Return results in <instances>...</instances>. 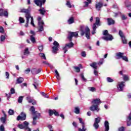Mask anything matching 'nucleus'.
I'll list each match as a JSON object with an SVG mask.
<instances>
[{
	"mask_svg": "<svg viewBox=\"0 0 131 131\" xmlns=\"http://www.w3.org/2000/svg\"><path fill=\"white\" fill-rule=\"evenodd\" d=\"M80 31L81 36H83L85 34V37L88 39H90V35L91 34V31L90 28L88 27H85L83 25L80 26Z\"/></svg>",
	"mask_w": 131,
	"mask_h": 131,
	"instance_id": "1",
	"label": "nucleus"
},
{
	"mask_svg": "<svg viewBox=\"0 0 131 131\" xmlns=\"http://www.w3.org/2000/svg\"><path fill=\"white\" fill-rule=\"evenodd\" d=\"M21 13H25L26 14V24L25 25V27H28V20L31 19L32 20L31 24H32L33 22V17L30 15V8H29L27 9H22L21 10Z\"/></svg>",
	"mask_w": 131,
	"mask_h": 131,
	"instance_id": "2",
	"label": "nucleus"
},
{
	"mask_svg": "<svg viewBox=\"0 0 131 131\" xmlns=\"http://www.w3.org/2000/svg\"><path fill=\"white\" fill-rule=\"evenodd\" d=\"M97 26H101V23L100 21V18L96 17V20L95 21V23L93 24V31H92V34H95L96 33V29L98 28Z\"/></svg>",
	"mask_w": 131,
	"mask_h": 131,
	"instance_id": "3",
	"label": "nucleus"
},
{
	"mask_svg": "<svg viewBox=\"0 0 131 131\" xmlns=\"http://www.w3.org/2000/svg\"><path fill=\"white\" fill-rule=\"evenodd\" d=\"M29 123L27 121L24 122V125L23 124H18V127L19 128H20V129H23L24 128L25 130L27 131H31V129L29 127H28V125Z\"/></svg>",
	"mask_w": 131,
	"mask_h": 131,
	"instance_id": "4",
	"label": "nucleus"
},
{
	"mask_svg": "<svg viewBox=\"0 0 131 131\" xmlns=\"http://www.w3.org/2000/svg\"><path fill=\"white\" fill-rule=\"evenodd\" d=\"M37 20L38 25L39 26L38 31H43L45 23H43V21L41 20V17L40 16L38 17Z\"/></svg>",
	"mask_w": 131,
	"mask_h": 131,
	"instance_id": "5",
	"label": "nucleus"
},
{
	"mask_svg": "<svg viewBox=\"0 0 131 131\" xmlns=\"http://www.w3.org/2000/svg\"><path fill=\"white\" fill-rule=\"evenodd\" d=\"M78 120L79 122L81 123L82 125V128H79L78 130L79 131H85L86 130V128H85V123H84V121H83V119L81 118H78Z\"/></svg>",
	"mask_w": 131,
	"mask_h": 131,
	"instance_id": "6",
	"label": "nucleus"
},
{
	"mask_svg": "<svg viewBox=\"0 0 131 131\" xmlns=\"http://www.w3.org/2000/svg\"><path fill=\"white\" fill-rule=\"evenodd\" d=\"M74 36L75 37H77L78 36V32H71L69 33V36H68V39L70 41H72V37Z\"/></svg>",
	"mask_w": 131,
	"mask_h": 131,
	"instance_id": "7",
	"label": "nucleus"
},
{
	"mask_svg": "<svg viewBox=\"0 0 131 131\" xmlns=\"http://www.w3.org/2000/svg\"><path fill=\"white\" fill-rule=\"evenodd\" d=\"M101 121V118L100 117H97L95 119V122L93 124V126L95 129H98L99 128V123Z\"/></svg>",
	"mask_w": 131,
	"mask_h": 131,
	"instance_id": "8",
	"label": "nucleus"
},
{
	"mask_svg": "<svg viewBox=\"0 0 131 131\" xmlns=\"http://www.w3.org/2000/svg\"><path fill=\"white\" fill-rule=\"evenodd\" d=\"M8 15H9V13H8V10H4L3 9H0V16L1 17H3V16H4V17L8 18Z\"/></svg>",
	"mask_w": 131,
	"mask_h": 131,
	"instance_id": "9",
	"label": "nucleus"
},
{
	"mask_svg": "<svg viewBox=\"0 0 131 131\" xmlns=\"http://www.w3.org/2000/svg\"><path fill=\"white\" fill-rule=\"evenodd\" d=\"M34 2L36 5H37V6L41 8L42 4H45L46 3V0H35Z\"/></svg>",
	"mask_w": 131,
	"mask_h": 131,
	"instance_id": "10",
	"label": "nucleus"
},
{
	"mask_svg": "<svg viewBox=\"0 0 131 131\" xmlns=\"http://www.w3.org/2000/svg\"><path fill=\"white\" fill-rule=\"evenodd\" d=\"M124 86V82H119L118 83V90L120 92H122L123 91V88Z\"/></svg>",
	"mask_w": 131,
	"mask_h": 131,
	"instance_id": "11",
	"label": "nucleus"
},
{
	"mask_svg": "<svg viewBox=\"0 0 131 131\" xmlns=\"http://www.w3.org/2000/svg\"><path fill=\"white\" fill-rule=\"evenodd\" d=\"M20 115L21 116H18L17 120H25V119H26V114H25V113L21 112Z\"/></svg>",
	"mask_w": 131,
	"mask_h": 131,
	"instance_id": "12",
	"label": "nucleus"
},
{
	"mask_svg": "<svg viewBox=\"0 0 131 131\" xmlns=\"http://www.w3.org/2000/svg\"><path fill=\"white\" fill-rule=\"evenodd\" d=\"M40 71H41V69H36V68H33L32 69L31 72L32 74L35 75V74H38V73H40Z\"/></svg>",
	"mask_w": 131,
	"mask_h": 131,
	"instance_id": "13",
	"label": "nucleus"
},
{
	"mask_svg": "<svg viewBox=\"0 0 131 131\" xmlns=\"http://www.w3.org/2000/svg\"><path fill=\"white\" fill-rule=\"evenodd\" d=\"M91 111H97L99 112L100 108H99V106L96 105H93L90 108Z\"/></svg>",
	"mask_w": 131,
	"mask_h": 131,
	"instance_id": "14",
	"label": "nucleus"
},
{
	"mask_svg": "<svg viewBox=\"0 0 131 131\" xmlns=\"http://www.w3.org/2000/svg\"><path fill=\"white\" fill-rule=\"evenodd\" d=\"M101 103H102V102H101V100L99 98L93 99V101H92V103L94 104L96 106H99V105H100Z\"/></svg>",
	"mask_w": 131,
	"mask_h": 131,
	"instance_id": "15",
	"label": "nucleus"
},
{
	"mask_svg": "<svg viewBox=\"0 0 131 131\" xmlns=\"http://www.w3.org/2000/svg\"><path fill=\"white\" fill-rule=\"evenodd\" d=\"M102 39H104V40L106 41L112 40V39H113V37L112 36V35L110 34H107L106 35V36L102 37Z\"/></svg>",
	"mask_w": 131,
	"mask_h": 131,
	"instance_id": "16",
	"label": "nucleus"
},
{
	"mask_svg": "<svg viewBox=\"0 0 131 131\" xmlns=\"http://www.w3.org/2000/svg\"><path fill=\"white\" fill-rule=\"evenodd\" d=\"M30 111L31 112L32 115H33V116H36L37 114H39V113H37V112L35 111V108H34V106H32L30 109Z\"/></svg>",
	"mask_w": 131,
	"mask_h": 131,
	"instance_id": "17",
	"label": "nucleus"
},
{
	"mask_svg": "<svg viewBox=\"0 0 131 131\" xmlns=\"http://www.w3.org/2000/svg\"><path fill=\"white\" fill-rule=\"evenodd\" d=\"M39 116H40V114H37L36 116H34L32 122V124L33 125H35L36 124V119L39 118Z\"/></svg>",
	"mask_w": 131,
	"mask_h": 131,
	"instance_id": "18",
	"label": "nucleus"
},
{
	"mask_svg": "<svg viewBox=\"0 0 131 131\" xmlns=\"http://www.w3.org/2000/svg\"><path fill=\"white\" fill-rule=\"evenodd\" d=\"M123 55H124V53H121V52L117 53L116 54L115 58L117 60L121 59V58H122V57H123Z\"/></svg>",
	"mask_w": 131,
	"mask_h": 131,
	"instance_id": "19",
	"label": "nucleus"
},
{
	"mask_svg": "<svg viewBox=\"0 0 131 131\" xmlns=\"http://www.w3.org/2000/svg\"><path fill=\"white\" fill-rule=\"evenodd\" d=\"M95 7L96 9H97L98 11H100V10H101V8L103 7V3L98 2L96 3Z\"/></svg>",
	"mask_w": 131,
	"mask_h": 131,
	"instance_id": "20",
	"label": "nucleus"
},
{
	"mask_svg": "<svg viewBox=\"0 0 131 131\" xmlns=\"http://www.w3.org/2000/svg\"><path fill=\"white\" fill-rule=\"evenodd\" d=\"M40 14L41 15H42V16H43V15H45V14H46V12H47V10H46V9H45V8H41L40 9H39L38 10Z\"/></svg>",
	"mask_w": 131,
	"mask_h": 131,
	"instance_id": "21",
	"label": "nucleus"
},
{
	"mask_svg": "<svg viewBox=\"0 0 131 131\" xmlns=\"http://www.w3.org/2000/svg\"><path fill=\"white\" fill-rule=\"evenodd\" d=\"M3 113L4 115V117H1V121L2 122H3V123H5V122H6V118L7 117V115H6L5 112L3 111Z\"/></svg>",
	"mask_w": 131,
	"mask_h": 131,
	"instance_id": "22",
	"label": "nucleus"
},
{
	"mask_svg": "<svg viewBox=\"0 0 131 131\" xmlns=\"http://www.w3.org/2000/svg\"><path fill=\"white\" fill-rule=\"evenodd\" d=\"M58 51H59V47L54 46L52 47V53L54 54H57Z\"/></svg>",
	"mask_w": 131,
	"mask_h": 131,
	"instance_id": "23",
	"label": "nucleus"
},
{
	"mask_svg": "<svg viewBox=\"0 0 131 131\" xmlns=\"http://www.w3.org/2000/svg\"><path fill=\"white\" fill-rule=\"evenodd\" d=\"M104 126L105 127V131H108L109 130V122H108V121H105Z\"/></svg>",
	"mask_w": 131,
	"mask_h": 131,
	"instance_id": "24",
	"label": "nucleus"
},
{
	"mask_svg": "<svg viewBox=\"0 0 131 131\" xmlns=\"http://www.w3.org/2000/svg\"><path fill=\"white\" fill-rule=\"evenodd\" d=\"M107 20L108 25H112L115 23L114 20L112 19V18H107Z\"/></svg>",
	"mask_w": 131,
	"mask_h": 131,
	"instance_id": "25",
	"label": "nucleus"
},
{
	"mask_svg": "<svg viewBox=\"0 0 131 131\" xmlns=\"http://www.w3.org/2000/svg\"><path fill=\"white\" fill-rule=\"evenodd\" d=\"M68 23L69 25L74 23V18H73V17H70L68 20Z\"/></svg>",
	"mask_w": 131,
	"mask_h": 131,
	"instance_id": "26",
	"label": "nucleus"
},
{
	"mask_svg": "<svg viewBox=\"0 0 131 131\" xmlns=\"http://www.w3.org/2000/svg\"><path fill=\"white\" fill-rule=\"evenodd\" d=\"M24 81V79L23 77H19L16 80V83H22Z\"/></svg>",
	"mask_w": 131,
	"mask_h": 131,
	"instance_id": "27",
	"label": "nucleus"
},
{
	"mask_svg": "<svg viewBox=\"0 0 131 131\" xmlns=\"http://www.w3.org/2000/svg\"><path fill=\"white\" fill-rule=\"evenodd\" d=\"M90 66L94 68V69H98V66H97V62H94L90 64Z\"/></svg>",
	"mask_w": 131,
	"mask_h": 131,
	"instance_id": "28",
	"label": "nucleus"
},
{
	"mask_svg": "<svg viewBox=\"0 0 131 131\" xmlns=\"http://www.w3.org/2000/svg\"><path fill=\"white\" fill-rule=\"evenodd\" d=\"M29 54H30V52H29V49L28 48H26L24 50V54L26 56L29 55Z\"/></svg>",
	"mask_w": 131,
	"mask_h": 131,
	"instance_id": "29",
	"label": "nucleus"
},
{
	"mask_svg": "<svg viewBox=\"0 0 131 131\" xmlns=\"http://www.w3.org/2000/svg\"><path fill=\"white\" fill-rule=\"evenodd\" d=\"M74 113L76 114H79V113H80V108H79L78 106L75 107Z\"/></svg>",
	"mask_w": 131,
	"mask_h": 131,
	"instance_id": "30",
	"label": "nucleus"
},
{
	"mask_svg": "<svg viewBox=\"0 0 131 131\" xmlns=\"http://www.w3.org/2000/svg\"><path fill=\"white\" fill-rule=\"evenodd\" d=\"M66 45L68 48V49H70L71 48L73 47V46H74V44L73 43V42H71L70 43H67Z\"/></svg>",
	"mask_w": 131,
	"mask_h": 131,
	"instance_id": "31",
	"label": "nucleus"
},
{
	"mask_svg": "<svg viewBox=\"0 0 131 131\" xmlns=\"http://www.w3.org/2000/svg\"><path fill=\"white\" fill-rule=\"evenodd\" d=\"M39 56H40L42 59H43L44 60H47V57H46V55H45V53H40L39 54Z\"/></svg>",
	"mask_w": 131,
	"mask_h": 131,
	"instance_id": "32",
	"label": "nucleus"
},
{
	"mask_svg": "<svg viewBox=\"0 0 131 131\" xmlns=\"http://www.w3.org/2000/svg\"><path fill=\"white\" fill-rule=\"evenodd\" d=\"M27 100L28 101L29 103H32V102H33V98L30 96H28L27 97Z\"/></svg>",
	"mask_w": 131,
	"mask_h": 131,
	"instance_id": "33",
	"label": "nucleus"
},
{
	"mask_svg": "<svg viewBox=\"0 0 131 131\" xmlns=\"http://www.w3.org/2000/svg\"><path fill=\"white\" fill-rule=\"evenodd\" d=\"M55 73H56V77L58 80H60V75L59 74V72H58V71L57 70H55Z\"/></svg>",
	"mask_w": 131,
	"mask_h": 131,
	"instance_id": "34",
	"label": "nucleus"
},
{
	"mask_svg": "<svg viewBox=\"0 0 131 131\" xmlns=\"http://www.w3.org/2000/svg\"><path fill=\"white\" fill-rule=\"evenodd\" d=\"M18 21H19V23L22 24L25 22V20L22 17H19L18 19Z\"/></svg>",
	"mask_w": 131,
	"mask_h": 131,
	"instance_id": "35",
	"label": "nucleus"
},
{
	"mask_svg": "<svg viewBox=\"0 0 131 131\" xmlns=\"http://www.w3.org/2000/svg\"><path fill=\"white\" fill-rule=\"evenodd\" d=\"M80 76L83 81H86V79L84 77V75L82 73L80 75Z\"/></svg>",
	"mask_w": 131,
	"mask_h": 131,
	"instance_id": "36",
	"label": "nucleus"
},
{
	"mask_svg": "<svg viewBox=\"0 0 131 131\" xmlns=\"http://www.w3.org/2000/svg\"><path fill=\"white\" fill-rule=\"evenodd\" d=\"M80 76L83 81H86V79L84 77V75L82 73L80 75Z\"/></svg>",
	"mask_w": 131,
	"mask_h": 131,
	"instance_id": "37",
	"label": "nucleus"
},
{
	"mask_svg": "<svg viewBox=\"0 0 131 131\" xmlns=\"http://www.w3.org/2000/svg\"><path fill=\"white\" fill-rule=\"evenodd\" d=\"M54 47H56L57 48H59L60 47V45L59 44V43L58 42H57V41H55L53 43Z\"/></svg>",
	"mask_w": 131,
	"mask_h": 131,
	"instance_id": "38",
	"label": "nucleus"
},
{
	"mask_svg": "<svg viewBox=\"0 0 131 131\" xmlns=\"http://www.w3.org/2000/svg\"><path fill=\"white\" fill-rule=\"evenodd\" d=\"M89 91H90V92H96V88H94V87H89L88 88Z\"/></svg>",
	"mask_w": 131,
	"mask_h": 131,
	"instance_id": "39",
	"label": "nucleus"
},
{
	"mask_svg": "<svg viewBox=\"0 0 131 131\" xmlns=\"http://www.w3.org/2000/svg\"><path fill=\"white\" fill-rule=\"evenodd\" d=\"M30 39L32 42H33V43H34V42H35V38H34V36L31 35Z\"/></svg>",
	"mask_w": 131,
	"mask_h": 131,
	"instance_id": "40",
	"label": "nucleus"
},
{
	"mask_svg": "<svg viewBox=\"0 0 131 131\" xmlns=\"http://www.w3.org/2000/svg\"><path fill=\"white\" fill-rule=\"evenodd\" d=\"M121 39H122V41L123 43H127V41L126 39L125 38V37L124 36V37H122Z\"/></svg>",
	"mask_w": 131,
	"mask_h": 131,
	"instance_id": "41",
	"label": "nucleus"
},
{
	"mask_svg": "<svg viewBox=\"0 0 131 131\" xmlns=\"http://www.w3.org/2000/svg\"><path fill=\"white\" fill-rule=\"evenodd\" d=\"M1 41H5V39H6V36H5V35H2L1 36Z\"/></svg>",
	"mask_w": 131,
	"mask_h": 131,
	"instance_id": "42",
	"label": "nucleus"
},
{
	"mask_svg": "<svg viewBox=\"0 0 131 131\" xmlns=\"http://www.w3.org/2000/svg\"><path fill=\"white\" fill-rule=\"evenodd\" d=\"M68 49L69 48H68V47L66 45L64 46V47L63 48L64 54H66V52H68Z\"/></svg>",
	"mask_w": 131,
	"mask_h": 131,
	"instance_id": "43",
	"label": "nucleus"
},
{
	"mask_svg": "<svg viewBox=\"0 0 131 131\" xmlns=\"http://www.w3.org/2000/svg\"><path fill=\"white\" fill-rule=\"evenodd\" d=\"M122 59L123 60V61H125V62H128V58H127L126 56H123V55Z\"/></svg>",
	"mask_w": 131,
	"mask_h": 131,
	"instance_id": "44",
	"label": "nucleus"
},
{
	"mask_svg": "<svg viewBox=\"0 0 131 131\" xmlns=\"http://www.w3.org/2000/svg\"><path fill=\"white\" fill-rule=\"evenodd\" d=\"M107 82H113V81H114V80H113V79H111V78H110V77H107Z\"/></svg>",
	"mask_w": 131,
	"mask_h": 131,
	"instance_id": "45",
	"label": "nucleus"
},
{
	"mask_svg": "<svg viewBox=\"0 0 131 131\" xmlns=\"http://www.w3.org/2000/svg\"><path fill=\"white\" fill-rule=\"evenodd\" d=\"M29 21H31L30 24L31 25H32V26H33L34 27L35 26V25H34V23L33 21V23L32 24V20H31V19L29 18L28 20V23H29Z\"/></svg>",
	"mask_w": 131,
	"mask_h": 131,
	"instance_id": "46",
	"label": "nucleus"
},
{
	"mask_svg": "<svg viewBox=\"0 0 131 131\" xmlns=\"http://www.w3.org/2000/svg\"><path fill=\"white\" fill-rule=\"evenodd\" d=\"M66 5L67 6V7H68V8H72V6H71V4L70 3V1L67 2Z\"/></svg>",
	"mask_w": 131,
	"mask_h": 131,
	"instance_id": "47",
	"label": "nucleus"
},
{
	"mask_svg": "<svg viewBox=\"0 0 131 131\" xmlns=\"http://www.w3.org/2000/svg\"><path fill=\"white\" fill-rule=\"evenodd\" d=\"M23 101V96H19L18 98V103H21Z\"/></svg>",
	"mask_w": 131,
	"mask_h": 131,
	"instance_id": "48",
	"label": "nucleus"
},
{
	"mask_svg": "<svg viewBox=\"0 0 131 131\" xmlns=\"http://www.w3.org/2000/svg\"><path fill=\"white\" fill-rule=\"evenodd\" d=\"M74 69L76 70V72H80V69L78 67H74Z\"/></svg>",
	"mask_w": 131,
	"mask_h": 131,
	"instance_id": "49",
	"label": "nucleus"
},
{
	"mask_svg": "<svg viewBox=\"0 0 131 131\" xmlns=\"http://www.w3.org/2000/svg\"><path fill=\"white\" fill-rule=\"evenodd\" d=\"M8 113L10 115H13L14 114V111L10 109L8 112Z\"/></svg>",
	"mask_w": 131,
	"mask_h": 131,
	"instance_id": "50",
	"label": "nucleus"
},
{
	"mask_svg": "<svg viewBox=\"0 0 131 131\" xmlns=\"http://www.w3.org/2000/svg\"><path fill=\"white\" fill-rule=\"evenodd\" d=\"M119 34L121 38L124 37V36H123V33L121 30L119 31Z\"/></svg>",
	"mask_w": 131,
	"mask_h": 131,
	"instance_id": "51",
	"label": "nucleus"
},
{
	"mask_svg": "<svg viewBox=\"0 0 131 131\" xmlns=\"http://www.w3.org/2000/svg\"><path fill=\"white\" fill-rule=\"evenodd\" d=\"M81 55L82 57H86V53L84 51H82L81 53Z\"/></svg>",
	"mask_w": 131,
	"mask_h": 131,
	"instance_id": "52",
	"label": "nucleus"
},
{
	"mask_svg": "<svg viewBox=\"0 0 131 131\" xmlns=\"http://www.w3.org/2000/svg\"><path fill=\"white\" fill-rule=\"evenodd\" d=\"M30 71H31V70H30V68H28L25 71V73H26V74H28V73H29V72H30Z\"/></svg>",
	"mask_w": 131,
	"mask_h": 131,
	"instance_id": "53",
	"label": "nucleus"
},
{
	"mask_svg": "<svg viewBox=\"0 0 131 131\" xmlns=\"http://www.w3.org/2000/svg\"><path fill=\"white\" fill-rule=\"evenodd\" d=\"M55 112V110L53 111V110H49V115H50V116H52V115H53V114H54Z\"/></svg>",
	"mask_w": 131,
	"mask_h": 131,
	"instance_id": "54",
	"label": "nucleus"
},
{
	"mask_svg": "<svg viewBox=\"0 0 131 131\" xmlns=\"http://www.w3.org/2000/svg\"><path fill=\"white\" fill-rule=\"evenodd\" d=\"M7 79H9L10 76V73L8 72L5 73Z\"/></svg>",
	"mask_w": 131,
	"mask_h": 131,
	"instance_id": "55",
	"label": "nucleus"
},
{
	"mask_svg": "<svg viewBox=\"0 0 131 131\" xmlns=\"http://www.w3.org/2000/svg\"><path fill=\"white\" fill-rule=\"evenodd\" d=\"M0 131H5V126L4 125L0 126Z\"/></svg>",
	"mask_w": 131,
	"mask_h": 131,
	"instance_id": "56",
	"label": "nucleus"
},
{
	"mask_svg": "<svg viewBox=\"0 0 131 131\" xmlns=\"http://www.w3.org/2000/svg\"><path fill=\"white\" fill-rule=\"evenodd\" d=\"M123 79L125 81H126L128 79V76L127 75H124L123 76Z\"/></svg>",
	"mask_w": 131,
	"mask_h": 131,
	"instance_id": "57",
	"label": "nucleus"
},
{
	"mask_svg": "<svg viewBox=\"0 0 131 131\" xmlns=\"http://www.w3.org/2000/svg\"><path fill=\"white\" fill-rule=\"evenodd\" d=\"M103 35H105V36L106 35H108V34H108V30H104L103 31Z\"/></svg>",
	"mask_w": 131,
	"mask_h": 131,
	"instance_id": "58",
	"label": "nucleus"
},
{
	"mask_svg": "<svg viewBox=\"0 0 131 131\" xmlns=\"http://www.w3.org/2000/svg\"><path fill=\"white\" fill-rule=\"evenodd\" d=\"M10 94H15V89L14 88H11L10 90Z\"/></svg>",
	"mask_w": 131,
	"mask_h": 131,
	"instance_id": "59",
	"label": "nucleus"
},
{
	"mask_svg": "<svg viewBox=\"0 0 131 131\" xmlns=\"http://www.w3.org/2000/svg\"><path fill=\"white\" fill-rule=\"evenodd\" d=\"M43 49V47H42V45H41L38 47V50L40 52H41V51H42Z\"/></svg>",
	"mask_w": 131,
	"mask_h": 131,
	"instance_id": "60",
	"label": "nucleus"
},
{
	"mask_svg": "<svg viewBox=\"0 0 131 131\" xmlns=\"http://www.w3.org/2000/svg\"><path fill=\"white\" fill-rule=\"evenodd\" d=\"M11 93H9L8 94H6V97H7V100H9L10 98H11Z\"/></svg>",
	"mask_w": 131,
	"mask_h": 131,
	"instance_id": "61",
	"label": "nucleus"
},
{
	"mask_svg": "<svg viewBox=\"0 0 131 131\" xmlns=\"http://www.w3.org/2000/svg\"><path fill=\"white\" fill-rule=\"evenodd\" d=\"M0 32L1 33H4V28H3V27L0 26Z\"/></svg>",
	"mask_w": 131,
	"mask_h": 131,
	"instance_id": "62",
	"label": "nucleus"
},
{
	"mask_svg": "<svg viewBox=\"0 0 131 131\" xmlns=\"http://www.w3.org/2000/svg\"><path fill=\"white\" fill-rule=\"evenodd\" d=\"M119 131H124V127L122 126L119 128Z\"/></svg>",
	"mask_w": 131,
	"mask_h": 131,
	"instance_id": "63",
	"label": "nucleus"
},
{
	"mask_svg": "<svg viewBox=\"0 0 131 131\" xmlns=\"http://www.w3.org/2000/svg\"><path fill=\"white\" fill-rule=\"evenodd\" d=\"M122 20H126V16L124 15L121 16Z\"/></svg>",
	"mask_w": 131,
	"mask_h": 131,
	"instance_id": "64",
	"label": "nucleus"
}]
</instances>
